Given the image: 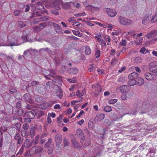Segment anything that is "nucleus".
<instances>
[{"instance_id":"1","label":"nucleus","mask_w":157,"mask_h":157,"mask_svg":"<svg viewBox=\"0 0 157 157\" xmlns=\"http://www.w3.org/2000/svg\"><path fill=\"white\" fill-rule=\"evenodd\" d=\"M43 151V148L40 146H35L33 147L29 150V155L30 156H32L34 155H37L40 157V153Z\"/></svg>"},{"instance_id":"2","label":"nucleus","mask_w":157,"mask_h":157,"mask_svg":"<svg viewBox=\"0 0 157 157\" xmlns=\"http://www.w3.org/2000/svg\"><path fill=\"white\" fill-rule=\"evenodd\" d=\"M117 17L119 22L121 25H129L132 24V21L129 19L121 16H118Z\"/></svg>"},{"instance_id":"3","label":"nucleus","mask_w":157,"mask_h":157,"mask_svg":"<svg viewBox=\"0 0 157 157\" xmlns=\"http://www.w3.org/2000/svg\"><path fill=\"white\" fill-rule=\"evenodd\" d=\"M53 142L52 141L51 138H49L48 141L44 145L45 148H49L48 150L49 154H51L52 153L53 149Z\"/></svg>"},{"instance_id":"4","label":"nucleus","mask_w":157,"mask_h":157,"mask_svg":"<svg viewBox=\"0 0 157 157\" xmlns=\"http://www.w3.org/2000/svg\"><path fill=\"white\" fill-rule=\"evenodd\" d=\"M62 8L64 10H68L71 9L73 6H74L75 3L71 1L69 2H62Z\"/></svg>"},{"instance_id":"5","label":"nucleus","mask_w":157,"mask_h":157,"mask_svg":"<svg viewBox=\"0 0 157 157\" xmlns=\"http://www.w3.org/2000/svg\"><path fill=\"white\" fill-rule=\"evenodd\" d=\"M105 9V11L108 15L110 17H114L117 14V13L115 10L109 8H107Z\"/></svg>"},{"instance_id":"6","label":"nucleus","mask_w":157,"mask_h":157,"mask_svg":"<svg viewBox=\"0 0 157 157\" xmlns=\"http://www.w3.org/2000/svg\"><path fill=\"white\" fill-rule=\"evenodd\" d=\"M62 80V79L61 77L56 76L54 77V79L52 80V81L55 86H59L61 85V82Z\"/></svg>"},{"instance_id":"7","label":"nucleus","mask_w":157,"mask_h":157,"mask_svg":"<svg viewBox=\"0 0 157 157\" xmlns=\"http://www.w3.org/2000/svg\"><path fill=\"white\" fill-rule=\"evenodd\" d=\"M149 68L150 71L157 76V65L155 62H152L150 63Z\"/></svg>"},{"instance_id":"8","label":"nucleus","mask_w":157,"mask_h":157,"mask_svg":"<svg viewBox=\"0 0 157 157\" xmlns=\"http://www.w3.org/2000/svg\"><path fill=\"white\" fill-rule=\"evenodd\" d=\"M151 14H147L144 15L142 19V23L144 25H146L151 21Z\"/></svg>"},{"instance_id":"9","label":"nucleus","mask_w":157,"mask_h":157,"mask_svg":"<svg viewBox=\"0 0 157 157\" xmlns=\"http://www.w3.org/2000/svg\"><path fill=\"white\" fill-rule=\"evenodd\" d=\"M144 77L148 80H155L156 79L155 75L149 72H147L144 74Z\"/></svg>"},{"instance_id":"10","label":"nucleus","mask_w":157,"mask_h":157,"mask_svg":"<svg viewBox=\"0 0 157 157\" xmlns=\"http://www.w3.org/2000/svg\"><path fill=\"white\" fill-rule=\"evenodd\" d=\"M62 2L60 0L55 1L53 2L52 6L55 9L57 10H60L61 9L60 5L61 4Z\"/></svg>"},{"instance_id":"11","label":"nucleus","mask_w":157,"mask_h":157,"mask_svg":"<svg viewBox=\"0 0 157 157\" xmlns=\"http://www.w3.org/2000/svg\"><path fill=\"white\" fill-rule=\"evenodd\" d=\"M62 136L60 134H57L55 138L56 146L59 147L62 142Z\"/></svg>"},{"instance_id":"12","label":"nucleus","mask_w":157,"mask_h":157,"mask_svg":"<svg viewBox=\"0 0 157 157\" xmlns=\"http://www.w3.org/2000/svg\"><path fill=\"white\" fill-rule=\"evenodd\" d=\"M35 110L33 111L25 112V115L31 119H33L35 118Z\"/></svg>"},{"instance_id":"13","label":"nucleus","mask_w":157,"mask_h":157,"mask_svg":"<svg viewBox=\"0 0 157 157\" xmlns=\"http://www.w3.org/2000/svg\"><path fill=\"white\" fill-rule=\"evenodd\" d=\"M157 35V29L151 31L150 33H148L147 35V37L151 39L155 37Z\"/></svg>"},{"instance_id":"14","label":"nucleus","mask_w":157,"mask_h":157,"mask_svg":"<svg viewBox=\"0 0 157 157\" xmlns=\"http://www.w3.org/2000/svg\"><path fill=\"white\" fill-rule=\"evenodd\" d=\"M53 25L57 33L59 34L63 33L62 29L59 25L56 23H53Z\"/></svg>"},{"instance_id":"15","label":"nucleus","mask_w":157,"mask_h":157,"mask_svg":"<svg viewBox=\"0 0 157 157\" xmlns=\"http://www.w3.org/2000/svg\"><path fill=\"white\" fill-rule=\"evenodd\" d=\"M18 42L17 38L16 37L15 39L12 38L10 41V46H17L21 44V43Z\"/></svg>"},{"instance_id":"16","label":"nucleus","mask_w":157,"mask_h":157,"mask_svg":"<svg viewBox=\"0 0 157 157\" xmlns=\"http://www.w3.org/2000/svg\"><path fill=\"white\" fill-rule=\"evenodd\" d=\"M23 98L24 100L26 101H28L30 103H32L33 101L31 98L29 94H25L23 96Z\"/></svg>"},{"instance_id":"17","label":"nucleus","mask_w":157,"mask_h":157,"mask_svg":"<svg viewBox=\"0 0 157 157\" xmlns=\"http://www.w3.org/2000/svg\"><path fill=\"white\" fill-rule=\"evenodd\" d=\"M14 138L15 140H17V143L18 144H21L23 142V140L20 136V134L17 133L14 134Z\"/></svg>"},{"instance_id":"18","label":"nucleus","mask_w":157,"mask_h":157,"mask_svg":"<svg viewBox=\"0 0 157 157\" xmlns=\"http://www.w3.org/2000/svg\"><path fill=\"white\" fill-rule=\"evenodd\" d=\"M20 121L21 119L20 117L16 115L13 116L12 118L10 120L11 123L13 124L17 122H20Z\"/></svg>"},{"instance_id":"19","label":"nucleus","mask_w":157,"mask_h":157,"mask_svg":"<svg viewBox=\"0 0 157 157\" xmlns=\"http://www.w3.org/2000/svg\"><path fill=\"white\" fill-rule=\"evenodd\" d=\"M129 87L127 85L122 86L120 87L121 92L122 93H125L128 91H129Z\"/></svg>"},{"instance_id":"20","label":"nucleus","mask_w":157,"mask_h":157,"mask_svg":"<svg viewBox=\"0 0 157 157\" xmlns=\"http://www.w3.org/2000/svg\"><path fill=\"white\" fill-rule=\"evenodd\" d=\"M105 118V114L103 113H98L95 117V119L98 121H100Z\"/></svg>"},{"instance_id":"21","label":"nucleus","mask_w":157,"mask_h":157,"mask_svg":"<svg viewBox=\"0 0 157 157\" xmlns=\"http://www.w3.org/2000/svg\"><path fill=\"white\" fill-rule=\"evenodd\" d=\"M139 77V75L136 72H133L129 75L128 76V79H132L137 78Z\"/></svg>"},{"instance_id":"22","label":"nucleus","mask_w":157,"mask_h":157,"mask_svg":"<svg viewBox=\"0 0 157 157\" xmlns=\"http://www.w3.org/2000/svg\"><path fill=\"white\" fill-rule=\"evenodd\" d=\"M82 145L84 147H86L89 145L90 143L89 140H82L81 141Z\"/></svg>"},{"instance_id":"23","label":"nucleus","mask_w":157,"mask_h":157,"mask_svg":"<svg viewBox=\"0 0 157 157\" xmlns=\"http://www.w3.org/2000/svg\"><path fill=\"white\" fill-rule=\"evenodd\" d=\"M32 143L29 142V139H27L25 141L24 144L22 145L25 148H28L31 146Z\"/></svg>"},{"instance_id":"24","label":"nucleus","mask_w":157,"mask_h":157,"mask_svg":"<svg viewBox=\"0 0 157 157\" xmlns=\"http://www.w3.org/2000/svg\"><path fill=\"white\" fill-rule=\"evenodd\" d=\"M35 113L37 118H39L44 115V112L43 111H40L37 110H35Z\"/></svg>"},{"instance_id":"25","label":"nucleus","mask_w":157,"mask_h":157,"mask_svg":"<svg viewBox=\"0 0 157 157\" xmlns=\"http://www.w3.org/2000/svg\"><path fill=\"white\" fill-rule=\"evenodd\" d=\"M71 142L75 148L78 149L80 148L81 146L80 144L76 140H71Z\"/></svg>"},{"instance_id":"26","label":"nucleus","mask_w":157,"mask_h":157,"mask_svg":"<svg viewBox=\"0 0 157 157\" xmlns=\"http://www.w3.org/2000/svg\"><path fill=\"white\" fill-rule=\"evenodd\" d=\"M16 144H13L12 142L10 143V151H12V152L14 155L16 153Z\"/></svg>"},{"instance_id":"27","label":"nucleus","mask_w":157,"mask_h":157,"mask_svg":"<svg viewBox=\"0 0 157 157\" xmlns=\"http://www.w3.org/2000/svg\"><path fill=\"white\" fill-rule=\"evenodd\" d=\"M49 105V103L48 102H45L40 105V108L41 109H47Z\"/></svg>"},{"instance_id":"28","label":"nucleus","mask_w":157,"mask_h":157,"mask_svg":"<svg viewBox=\"0 0 157 157\" xmlns=\"http://www.w3.org/2000/svg\"><path fill=\"white\" fill-rule=\"evenodd\" d=\"M78 70L75 68H71L69 70V72L71 74H75L77 73Z\"/></svg>"},{"instance_id":"29","label":"nucleus","mask_w":157,"mask_h":157,"mask_svg":"<svg viewBox=\"0 0 157 157\" xmlns=\"http://www.w3.org/2000/svg\"><path fill=\"white\" fill-rule=\"evenodd\" d=\"M43 12L42 11H37L33 13L32 15L33 17H35L36 16L39 17L41 16L42 14H43Z\"/></svg>"},{"instance_id":"30","label":"nucleus","mask_w":157,"mask_h":157,"mask_svg":"<svg viewBox=\"0 0 157 157\" xmlns=\"http://www.w3.org/2000/svg\"><path fill=\"white\" fill-rule=\"evenodd\" d=\"M129 80L128 82V84L132 86L135 85L136 83V80L134 79H129Z\"/></svg>"},{"instance_id":"31","label":"nucleus","mask_w":157,"mask_h":157,"mask_svg":"<svg viewBox=\"0 0 157 157\" xmlns=\"http://www.w3.org/2000/svg\"><path fill=\"white\" fill-rule=\"evenodd\" d=\"M10 131H11L12 134L13 135L17 133V129L15 127H10Z\"/></svg>"},{"instance_id":"32","label":"nucleus","mask_w":157,"mask_h":157,"mask_svg":"<svg viewBox=\"0 0 157 157\" xmlns=\"http://www.w3.org/2000/svg\"><path fill=\"white\" fill-rule=\"evenodd\" d=\"M47 86L48 88L54 87L55 86L53 81H48L46 83Z\"/></svg>"},{"instance_id":"33","label":"nucleus","mask_w":157,"mask_h":157,"mask_svg":"<svg viewBox=\"0 0 157 157\" xmlns=\"http://www.w3.org/2000/svg\"><path fill=\"white\" fill-rule=\"evenodd\" d=\"M36 127H32L31 128L30 136L31 138H33L35 136V130Z\"/></svg>"},{"instance_id":"34","label":"nucleus","mask_w":157,"mask_h":157,"mask_svg":"<svg viewBox=\"0 0 157 157\" xmlns=\"http://www.w3.org/2000/svg\"><path fill=\"white\" fill-rule=\"evenodd\" d=\"M33 127H36L35 130L38 131V132H41L42 131V127L40 125H37L36 124H34Z\"/></svg>"},{"instance_id":"35","label":"nucleus","mask_w":157,"mask_h":157,"mask_svg":"<svg viewBox=\"0 0 157 157\" xmlns=\"http://www.w3.org/2000/svg\"><path fill=\"white\" fill-rule=\"evenodd\" d=\"M17 25L20 28H22L26 26V25L25 23L22 21H19L17 23Z\"/></svg>"},{"instance_id":"36","label":"nucleus","mask_w":157,"mask_h":157,"mask_svg":"<svg viewBox=\"0 0 157 157\" xmlns=\"http://www.w3.org/2000/svg\"><path fill=\"white\" fill-rule=\"evenodd\" d=\"M86 54L87 55H89L91 53V49L88 46H85V51Z\"/></svg>"},{"instance_id":"37","label":"nucleus","mask_w":157,"mask_h":157,"mask_svg":"<svg viewBox=\"0 0 157 157\" xmlns=\"http://www.w3.org/2000/svg\"><path fill=\"white\" fill-rule=\"evenodd\" d=\"M76 132L78 135L82 137H84V134L82 132V131L81 129L80 128L78 129Z\"/></svg>"},{"instance_id":"38","label":"nucleus","mask_w":157,"mask_h":157,"mask_svg":"<svg viewBox=\"0 0 157 157\" xmlns=\"http://www.w3.org/2000/svg\"><path fill=\"white\" fill-rule=\"evenodd\" d=\"M17 91L16 89L12 88L10 89V94L13 95L14 97L17 95Z\"/></svg>"},{"instance_id":"39","label":"nucleus","mask_w":157,"mask_h":157,"mask_svg":"<svg viewBox=\"0 0 157 157\" xmlns=\"http://www.w3.org/2000/svg\"><path fill=\"white\" fill-rule=\"evenodd\" d=\"M96 93L98 94L102 91V89L100 86L97 85L95 89Z\"/></svg>"},{"instance_id":"40","label":"nucleus","mask_w":157,"mask_h":157,"mask_svg":"<svg viewBox=\"0 0 157 157\" xmlns=\"http://www.w3.org/2000/svg\"><path fill=\"white\" fill-rule=\"evenodd\" d=\"M138 82L139 85H142L144 82V79L142 78H139L138 79Z\"/></svg>"},{"instance_id":"41","label":"nucleus","mask_w":157,"mask_h":157,"mask_svg":"<svg viewBox=\"0 0 157 157\" xmlns=\"http://www.w3.org/2000/svg\"><path fill=\"white\" fill-rule=\"evenodd\" d=\"M85 92L84 90L81 92L80 91L78 90L77 92L76 95L78 97H80L83 96L85 94Z\"/></svg>"},{"instance_id":"42","label":"nucleus","mask_w":157,"mask_h":157,"mask_svg":"<svg viewBox=\"0 0 157 157\" xmlns=\"http://www.w3.org/2000/svg\"><path fill=\"white\" fill-rule=\"evenodd\" d=\"M143 40V39L142 37H139L138 38H137V40L136 41V44L137 45L141 44Z\"/></svg>"},{"instance_id":"43","label":"nucleus","mask_w":157,"mask_h":157,"mask_svg":"<svg viewBox=\"0 0 157 157\" xmlns=\"http://www.w3.org/2000/svg\"><path fill=\"white\" fill-rule=\"evenodd\" d=\"M63 94L61 90H59L56 92V96L60 98H61L63 97Z\"/></svg>"},{"instance_id":"44","label":"nucleus","mask_w":157,"mask_h":157,"mask_svg":"<svg viewBox=\"0 0 157 157\" xmlns=\"http://www.w3.org/2000/svg\"><path fill=\"white\" fill-rule=\"evenodd\" d=\"M40 18H34L33 21V24L36 25L38 24L39 22H40Z\"/></svg>"},{"instance_id":"45","label":"nucleus","mask_w":157,"mask_h":157,"mask_svg":"<svg viewBox=\"0 0 157 157\" xmlns=\"http://www.w3.org/2000/svg\"><path fill=\"white\" fill-rule=\"evenodd\" d=\"M151 21L152 23H154L157 21V13L154 17H152Z\"/></svg>"},{"instance_id":"46","label":"nucleus","mask_w":157,"mask_h":157,"mask_svg":"<svg viewBox=\"0 0 157 157\" xmlns=\"http://www.w3.org/2000/svg\"><path fill=\"white\" fill-rule=\"evenodd\" d=\"M17 114L19 116H22L24 112V110L23 109H19L17 110V111H16Z\"/></svg>"},{"instance_id":"47","label":"nucleus","mask_w":157,"mask_h":157,"mask_svg":"<svg viewBox=\"0 0 157 157\" xmlns=\"http://www.w3.org/2000/svg\"><path fill=\"white\" fill-rule=\"evenodd\" d=\"M40 22L41 21H45L49 20L50 18L49 17L44 16L42 17H40Z\"/></svg>"},{"instance_id":"48","label":"nucleus","mask_w":157,"mask_h":157,"mask_svg":"<svg viewBox=\"0 0 157 157\" xmlns=\"http://www.w3.org/2000/svg\"><path fill=\"white\" fill-rule=\"evenodd\" d=\"M29 127V124L27 123H25L22 125L23 130H28Z\"/></svg>"},{"instance_id":"49","label":"nucleus","mask_w":157,"mask_h":157,"mask_svg":"<svg viewBox=\"0 0 157 157\" xmlns=\"http://www.w3.org/2000/svg\"><path fill=\"white\" fill-rule=\"evenodd\" d=\"M36 6H38L37 7L38 9L40 10H41L44 8V6L42 5L40 2H38L36 3Z\"/></svg>"},{"instance_id":"50","label":"nucleus","mask_w":157,"mask_h":157,"mask_svg":"<svg viewBox=\"0 0 157 157\" xmlns=\"http://www.w3.org/2000/svg\"><path fill=\"white\" fill-rule=\"evenodd\" d=\"M101 52L99 50H97L95 52V56L97 59L100 56Z\"/></svg>"},{"instance_id":"51","label":"nucleus","mask_w":157,"mask_h":157,"mask_svg":"<svg viewBox=\"0 0 157 157\" xmlns=\"http://www.w3.org/2000/svg\"><path fill=\"white\" fill-rule=\"evenodd\" d=\"M64 145L65 147L68 146L69 145L68 140L66 138H65L63 140Z\"/></svg>"},{"instance_id":"52","label":"nucleus","mask_w":157,"mask_h":157,"mask_svg":"<svg viewBox=\"0 0 157 157\" xmlns=\"http://www.w3.org/2000/svg\"><path fill=\"white\" fill-rule=\"evenodd\" d=\"M28 130H22L21 131V135L23 137L26 136L28 134Z\"/></svg>"},{"instance_id":"53","label":"nucleus","mask_w":157,"mask_h":157,"mask_svg":"<svg viewBox=\"0 0 157 157\" xmlns=\"http://www.w3.org/2000/svg\"><path fill=\"white\" fill-rule=\"evenodd\" d=\"M140 52L142 54H146L147 52H148V50H146L144 47L141 48Z\"/></svg>"},{"instance_id":"54","label":"nucleus","mask_w":157,"mask_h":157,"mask_svg":"<svg viewBox=\"0 0 157 157\" xmlns=\"http://www.w3.org/2000/svg\"><path fill=\"white\" fill-rule=\"evenodd\" d=\"M105 111L107 112H109L112 111V108L109 106H105L104 108Z\"/></svg>"},{"instance_id":"55","label":"nucleus","mask_w":157,"mask_h":157,"mask_svg":"<svg viewBox=\"0 0 157 157\" xmlns=\"http://www.w3.org/2000/svg\"><path fill=\"white\" fill-rule=\"evenodd\" d=\"M125 94H127V98H130L133 95V92L128 91L126 93H125Z\"/></svg>"},{"instance_id":"56","label":"nucleus","mask_w":157,"mask_h":157,"mask_svg":"<svg viewBox=\"0 0 157 157\" xmlns=\"http://www.w3.org/2000/svg\"><path fill=\"white\" fill-rule=\"evenodd\" d=\"M87 9L91 11V12L93 13L94 12V6L91 5H88V6L86 8Z\"/></svg>"},{"instance_id":"57","label":"nucleus","mask_w":157,"mask_h":157,"mask_svg":"<svg viewBox=\"0 0 157 157\" xmlns=\"http://www.w3.org/2000/svg\"><path fill=\"white\" fill-rule=\"evenodd\" d=\"M73 25L75 26L79 27V28L81 27L80 26V25H82L80 23L78 22L77 21H74L73 22Z\"/></svg>"},{"instance_id":"58","label":"nucleus","mask_w":157,"mask_h":157,"mask_svg":"<svg viewBox=\"0 0 157 157\" xmlns=\"http://www.w3.org/2000/svg\"><path fill=\"white\" fill-rule=\"evenodd\" d=\"M85 14V12H83L82 13H76L74 15V16L75 17H81L84 16Z\"/></svg>"},{"instance_id":"59","label":"nucleus","mask_w":157,"mask_h":157,"mask_svg":"<svg viewBox=\"0 0 157 157\" xmlns=\"http://www.w3.org/2000/svg\"><path fill=\"white\" fill-rule=\"evenodd\" d=\"M72 32L74 35L76 36H81L80 35V33L79 31L73 30H72Z\"/></svg>"},{"instance_id":"60","label":"nucleus","mask_w":157,"mask_h":157,"mask_svg":"<svg viewBox=\"0 0 157 157\" xmlns=\"http://www.w3.org/2000/svg\"><path fill=\"white\" fill-rule=\"evenodd\" d=\"M94 64L93 63L90 64L89 67V69H88V71L89 72L91 71L92 70H93V68H94Z\"/></svg>"},{"instance_id":"61","label":"nucleus","mask_w":157,"mask_h":157,"mask_svg":"<svg viewBox=\"0 0 157 157\" xmlns=\"http://www.w3.org/2000/svg\"><path fill=\"white\" fill-rule=\"evenodd\" d=\"M117 101V99H111L109 101V104H114Z\"/></svg>"},{"instance_id":"62","label":"nucleus","mask_w":157,"mask_h":157,"mask_svg":"<svg viewBox=\"0 0 157 157\" xmlns=\"http://www.w3.org/2000/svg\"><path fill=\"white\" fill-rule=\"evenodd\" d=\"M127 98V94L125 93H123L121 95V98L123 100H125Z\"/></svg>"},{"instance_id":"63","label":"nucleus","mask_w":157,"mask_h":157,"mask_svg":"<svg viewBox=\"0 0 157 157\" xmlns=\"http://www.w3.org/2000/svg\"><path fill=\"white\" fill-rule=\"evenodd\" d=\"M14 124L16 126V128H17V129H19L20 128L21 124L19 122H17V123H16Z\"/></svg>"},{"instance_id":"64","label":"nucleus","mask_w":157,"mask_h":157,"mask_svg":"<svg viewBox=\"0 0 157 157\" xmlns=\"http://www.w3.org/2000/svg\"><path fill=\"white\" fill-rule=\"evenodd\" d=\"M88 126L89 128L92 129L93 127V124L92 122H89L88 124Z\"/></svg>"}]
</instances>
